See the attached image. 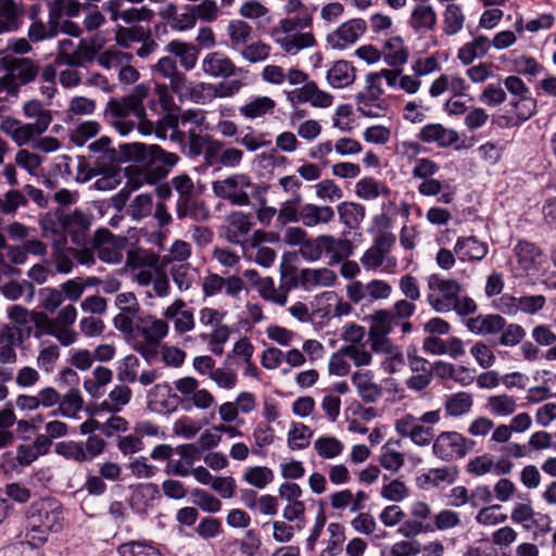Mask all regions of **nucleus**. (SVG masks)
Here are the masks:
<instances>
[{"label":"nucleus","instance_id":"72a5a7b5","mask_svg":"<svg viewBox=\"0 0 556 556\" xmlns=\"http://www.w3.org/2000/svg\"><path fill=\"white\" fill-rule=\"evenodd\" d=\"M275 101L268 97H258L240 108V112L248 118H256L271 112L275 109Z\"/></svg>","mask_w":556,"mask_h":556},{"label":"nucleus","instance_id":"b1692460","mask_svg":"<svg viewBox=\"0 0 556 556\" xmlns=\"http://www.w3.org/2000/svg\"><path fill=\"white\" fill-rule=\"evenodd\" d=\"M458 477V468L456 466L433 468L427 473L421 475L417 478V484L420 488L426 485L438 486L440 482L446 481L453 483Z\"/></svg>","mask_w":556,"mask_h":556},{"label":"nucleus","instance_id":"603ef678","mask_svg":"<svg viewBox=\"0 0 556 556\" xmlns=\"http://www.w3.org/2000/svg\"><path fill=\"white\" fill-rule=\"evenodd\" d=\"M227 29L233 47L245 43L252 33V27L240 20L230 22Z\"/></svg>","mask_w":556,"mask_h":556},{"label":"nucleus","instance_id":"a878e982","mask_svg":"<svg viewBox=\"0 0 556 556\" xmlns=\"http://www.w3.org/2000/svg\"><path fill=\"white\" fill-rule=\"evenodd\" d=\"M352 382L357 388L359 396L366 403L377 402L381 394V388L371 382L367 372H355L352 376Z\"/></svg>","mask_w":556,"mask_h":556},{"label":"nucleus","instance_id":"aec40b11","mask_svg":"<svg viewBox=\"0 0 556 556\" xmlns=\"http://www.w3.org/2000/svg\"><path fill=\"white\" fill-rule=\"evenodd\" d=\"M334 217V211L330 206H318L305 204L300 207V220L306 227H314L318 224H327Z\"/></svg>","mask_w":556,"mask_h":556},{"label":"nucleus","instance_id":"bb28decb","mask_svg":"<svg viewBox=\"0 0 556 556\" xmlns=\"http://www.w3.org/2000/svg\"><path fill=\"white\" fill-rule=\"evenodd\" d=\"M84 400L80 392L76 388H72L68 392L61 397L58 409L50 413L51 416L61 415L63 417L72 418L81 410Z\"/></svg>","mask_w":556,"mask_h":556},{"label":"nucleus","instance_id":"6e6552de","mask_svg":"<svg viewBox=\"0 0 556 556\" xmlns=\"http://www.w3.org/2000/svg\"><path fill=\"white\" fill-rule=\"evenodd\" d=\"M428 286L431 290H438L441 293L440 296L432 293L428 295L429 304L437 312H450L453 309L457 296L462 292V287L456 280L442 279L439 275L433 274L429 277Z\"/></svg>","mask_w":556,"mask_h":556},{"label":"nucleus","instance_id":"de8ad7c7","mask_svg":"<svg viewBox=\"0 0 556 556\" xmlns=\"http://www.w3.org/2000/svg\"><path fill=\"white\" fill-rule=\"evenodd\" d=\"M56 454L74 459L78 463L86 462V455L84 454V444L75 441H62L55 445Z\"/></svg>","mask_w":556,"mask_h":556},{"label":"nucleus","instance_id":"ea45409f","mask_svg":"<svg viewBox=\"0 0 556 556\" xmlns=\"http://www.w3.org/2000/svg\"><path fill=\"white\" fill-rule=\"evenodd\" d=\"M139 359L130 354L123 358L117 366V380L121 383H134L137 380Z\"/></svg>","mask_w":556,"mask_h":556},{"label":"nucleus","instance_id":"9b49d317","mask_svg":"<svg viewBox=\"0 0 556 556\" xmlns=\"http://www.w3.org/2000/svg\"><path fill=\"white\" fill-rule=\"evenodd\" d=\"M124 240V238L115 237L108 229H99L94 233L93 249L102 262L118 264L123 258L121 248Z\"/></svg>","mask_w":556,"mask_h":556},{"label":"nucleus","instance_id":"f8f14e48","mask_svg":"<svg viewBox=\"0 0 556 556\" xmlns=\"http://www.w3.org/2000/svg\"><path fill=\"white\" fill-rule=\"evenodd\" d=\"M366 29L367 24L363 18H352L328 34L327 42L331 48L342 50L356 42Z\"/></svg>","mask_w":556,"mask_h":556},{"label":"nucleus","instance_id":"423d86ee","mask_svg":"<svg viewBox=\"0 0 556 556\" xmlns=\"http://www.w3.org/2000/svg\"><path fill=\"white\" fill-rule=\"evenodd\" d=\"M203 119L202 110L176 113V143L187 156L193 157L202 153L203 138L199 135L198 128Z\"/></svg>","mask_w":556,"mask_h":556},{"label":"nucleus","instance_id":"4be33fe9","mask_svg":"<svg viewBox=\"0 0 556 556\" xmlns=\"http://www.w3.org/2000/svg\"><path fill=\"white\" fill-rule=\"evenodd\" d=\"M39 11L40 5L38 4L30 5L28 11L29 17L33 21L28 29V37L33 42L52 38L59 34V28H56V26H51L49 23L46 25L38 18Z\"/></svg>","mask_w":556,"mask_h":556},{"label":"nucleus","instance_id":"f704fd0d","mask_svg":"<svg viewBox=\"0 0 556 556\" xmlns=\"http://www.w3.org/2000/svg\"><path fill=\"white\" fill-rule=\"evenodd\" d=\"M204 89V84L192 86L191 83H187L184 75L176 71V96H178L180 100L185 97H189L192 101L200 102L203 99Z\"/></svg>","mask_w":556,"mask_h":556},{"label":"nucleus","instance_id":"e433bc0d","mask_svg":"<svg viewBox=\"0 0 556 556\" xmlns=\"http://www.w3.org/2000/svg\"><path fill=\"white\" fill-rule=\"evenodd\" d=\"M472 406V397L469 393L458 392L447 399L445 403L446 414L450 416H460L469 412Z\"/></svg>","mask_w":556,"mask_h":556},{"label":"nucleus","instance_id":"c03bdc74","mask_svg":"<svg viewBox=\"0 0 556 556\" xmlns=\"http://www.w3.org/2000/svg\"><path fill=\"white\" fill-rule=\"evenodd\" d=\"M315 450L324 458H333L343 451L341 441L333 437H320L315 441Z\"/></svg>","mask_w":556,"mask_h":556},{"label":"nucleus","instance_id":"774afa93","mask_svg":"<svg viewBox=\"0 0 556 556\" xmlns=\"http://www.w3.org/2000/svg\"><path fill=\"white\" fill-rule=\"evenodd\" d=\"M470 352L482 368L491 367L495 361V356L491 349L482 342H477L471 348Z\"/></svg>","mask_w":556,"mask_h":556},{"label":"nucleus","instance_id":"393cba45","mask_svg":"<svg viewBox=\"0 0 556 556\" xmlns=\"http://www.w3.org/2000/svg\"><path fill=\"white\" fill-rule=\"evenodd\" d=\"M437 24V14L429 4H418L412 12L409 25L419 33L422 29L431 30Z\"/></svg>","mask_w":556,"mask_h":556},{"label":"nucleus","instance_id":"a19ab883","mask_svg":"<svg viewBox=\"0 0 556 556\" xmlns=\"http://www.w3.org/2000/svg\"><path fill=\"white\" fill-rule=\"evenodd\" d=\"M465 16L457 4H448L444 12V31L447 35H455L464 25Z\"/></svg>","mask_w":556,"mask_h":556},{"label":"nucleus","instance_id":"79ce46f5","mask_svg":"<svg viewBox=\"0 0 556 556\" xmlns=\"http://www.w3.org/2000/svg\"><path fill=\"white\" fill-rule=\"evenodd\" d=\"M100 131V124L96 121H86L80 123L75 130L71 134V141L81 147L84 146L90 138L98 135Z\"/></svg>","mask_w":556,"mask_h":556},{"label":"nucleus","instance_id":"680f3d73","mask_svg":"<svg viewBox=\"0 0 556 556\" xmlns=\"http://www.w3.org/2000/svg\"><path fill=\"white\" fill-rule=\"evenodd\" d=\"M502 331L503 333L500 338V344L506 346H514L518 344L526 336L525 329L517 324H509L508 326H505Z\"/></svg>","mask_w":556,"mask_h":556},{"label":"nucleus","instance_id":"6e6d98bb","mask_svg":"<svg viewBox=\"0 0 556 556\" xmlns=\"http://www.w3.org/2000/svg\"><path fill=\"white\" fill-rule=\"evenodd\" d=\"M491 410L496 415H510L516 409V402L507 394L493 395L489 397Z\"/></svg>","mask_w":556,"mask_h":556},{"label":"nucleus","instance_id":"4d7b16f0","mask_svg":"<svg viewBox=\"0 0 556 556\" xmlns=\"http://www.w3.org/2000/svg\"><path fill=\"white\" fill-rule=\"evenodd\" d=\"M25 289L28 290V296L31 299L35 292V288L31 282L26 280H24L22 283L11 281L1 288V292L7 299L15 301L24 294Z\"/></svg>","mask_w":556,"mask_h":556},{"label":"nucleus","instance_id":"c756f323","mask_svg":"<svg viewBox=\"0 0 556 556\" xmlns=\"http://www.w3.org/2000/svg\"><path fill=\"white\" fill-rule=\"evenodd\" d=\"M341 222L350 229H356L365 217V207L354 202H342L338 205Z\"/></svg>","mask_w":556,"mask_h":556},{"label":"nucleus","instance_id":"8fccbe9b","mask_svg":"<svg viewBox=\"0 0 556 556\" xmlns=\"http://www.w3.org/2000/svg\"><path fill=\"white\" fill-rule=\"evenodd\" d=\"M389 334V329L386 328H377L375 326H370L369 328V339L371 341L372 351L380 353H390L392 349L391 341L387 338Z\"/></svg>","mask_w":556,"mask_h":556},{"label":"nucleus","instance_id":"2f4dec72","mask_svg":"<svg viewBox=\"0 0 556 556\" xmlns=\"http://www.w3.org/2000/svg\"><path fill=\"white\" fill-rule=\"evenodd\" d=\"M52 257L55 269L62 274H68L73 268V248H68L67 243L61 244V241L52 240Z\"/></svg>","mask_w":556,"mask_h":556},{"label":"nucleus","instance_id":"f257e3e1","mask_svg":"<svg viewBox=\"0 0 556 556\" xmlns=\"http://www.w3.org/2000/svg\"><path fill=\"white\" fill-rule=\"evenodd\" d=\"M89 150L103 153L117 162H138L146 169V176L151 180H160L168 174V167L174 165L172 154L165 153L159 146L134 142L119 146V155L111 148V139L106 136L89 144Z\"/></svg>","mask_w":556,"mask_h":556},{"label":"nucleus","instance_id":"39448f33","mask_svg":"<svg viewBox=\"0 0 556 556\" xmlns=\"http://www.w3.org/2000/svg\"><path fill=\"white\" fill-rule=\"evenodd\" d=\"M176 215L179 219L190 218L195 223L204 222L208 218L210 212L201 200V190H197L192 179L181 174L176 176Z\"/></svg>","mask_w":556,"mask_h":556},{"label":"nucleus","instance_id":"7ed1b4c3","mask_svg":"<svg viewBox=\"0 0 556 556\" xmlns=\"http://www.w3.org/2000/svg\"><path fill=\"white\" fill-rule=\"evenodd\" d=\"M150 88L144 84L137 85L129 94L122 98H112L105 105L104 118L122 136L128 135L136 123L128 121L129 116L142 117L146 115L143 101L148 98Z\"/></svg>","mask_w":556,"mask_h":556},{"label":"nucleus","instance_id":"c9c22d12","mask_svg":"<svg viewBox=\"0 0 556 556\" xmlns=\"http://www.w3.org/2000/svg\"><path fill=\"white\" fill-rule=\"evenodd\" d=\"M296 254L293 252H287L282 256V262L280 264V273H281V288H287V291H290L293 288L299 286L300 276H296L298 268L290 264V258H295Z\"/></svg>","mask_w":556,"mask_h":556},{"label":"nucleus","instance_id":"2eb2a0df","mask_svg":"<svg viewBox=\"0 0 556 556\" xmlns=\"http://www.w3.org/2000/svg\"><path fill=\"white\" fill-rule=\"evenodd\" d=\"M417 137L426 143L435 142L440 148H448L459 140L456 130L445 128L441 124L425 125Z\"/></svg>","mask_w":556,"mask_h":556},{"label":"nucleus","instance_id":"052dcab7","mask_svg":"<svg viewBox=\"0 0 556 556\" xmlns=\"http://www.w3.org/2000/svg\"><path fill=\"white\" fill-rule=\"evenodd\" d=\"M30 323L35 325V338H40L43 333L51 336L55 328L54 320L49 318L48 315L43 312L33 311Z\"/></svg>","mask_w":556,"mask_h":556},{"label":"nucleus","instance_id":"6ab92c4d","mask_svg":"<svg viewBox=\"0 0 556 556\" xmlns=\"http://www.w3.org/2000/svg\"><path fill=\"white\" fill-rule=\"evenodd\" d=\"M203 71L214 77H229L237 71L232 61L218 52H212L203 61Z\"/></svg>","mask_w":556,"mask_h":556},{"label":"nucleus","instance_id":"a211bd4d","mask_svg":"<svg viewBox=\"0 0 556 556\" xmlns=\"http://www.w3.org/2000/svg\"><path fill=\"white\" fill-rule=\"evenodd\" d=\"M454 251L462 261L466 258L481 261L488 253V245L473 236L460 237L456 241Z\"/></svg>","mask_w":556,"mask_h":556},{"label":"nucleus","instance_id":"473e14b6","mask_svg":"<svg viewBox=\"0 0 556 556\" xmlns=\"http://www.w3.org/2000/svg\"><path fill=\"white\" fill-rule=\"evenodd\" d=\"M313 431L304 424H292L288 433V446L291 450H303L309 445Z\"/></svg>","mask_w":556,"mask_h":556},{"label":"nucleus","instance_id":"20e7f679","mask_svg":"<svg viewBox=\"0 0 556 556\" xmlns=\"http://www.w3.org/2000/svg\"><path fill=\"white\" fill-rule=\"evenodd\" d=\"M153 79L154 98L150 101L149 108L151 111H157L160 105L162 118L157 122L159 127L164 125L172 127L174 124V59L162 58L153 70Z\"/></svg>","mask_w":556,"mask_h":556},{"label":"nucleus","instance_id":"09e8293b","mask_svg":"<svg viewBox=\"0 0 556 556\" xmlns=\"http://www.w3.org/2000/svg\"><path fill=\"white\" fill-rule=\"evenodd\" d=\"M153 207L152 197L149 194L137 195L127 212L134 219H141L151 214Z\"/></svg>","mask_w":556,"mask_h":556},{"label":"nucleus","instance_id":"37998d69","mask_svg":"<svg viewBox=\"0 0 556 556\" xmlns=\"http://www.w3.org/2000/svg\"><path fill=\"white\" fill-rule=\"evenodd\" d=\"M121 556H161L160 551L146 542H128L118 547Z\"/></svg>","mask_w":556,"mask_h":556},{"label":"nucleus","instance_id":"4468645a","mask_svg":"<svg viewBox=\"0 0 556 556\" xmlns=\"http://www.w3.org/2000/svg\"><path fill=\"white\" fill-rule=\"evenodd\" d=\"M136 328L149 345H159L162 339L168 333V324L165 320L156 319L150 315L139 317Z\"/></svg>","mask_w":556,"mask_h":556},{"label":"nucleus","instance_id":"ddd939ff","mask_svg":"<svg viewBox=\"0 0 556 556\" xmlns=\"http://www.w3.org/2000/svg\"><path fill=\"white\" fill-rule=\"evenodd\" d=\"M149 264L153 268V274H148L146 277L144 273L139 275L141 282H148L153 278V289L157 295H166L169 291V281L167 278V265L170 264L172 260L168 256L161 257L152 255L149 257Z\"/></svg>","mask_w":556,"mask_h":556},{"label":"nucleus","instance_id":"412c9836","mask_svg":"<svg viewBox=\"0 0 556 556\" xmlns=\"http://www.w3.org/2000/svg\"><path fill=\"white\" fill-rule=\"evenodd\" d=\"M148 404L152 412L169 415L174 410L170 387L168 384H156L149 394Z\"/></svg>","mask_w":556,"mask_h":556},{"label":"nucleus","instance_id":"1a4fd4ad","mask_svg":"<svg viewBox=\"0 0 556 556\" xmlns=\"http://www.w3.org/2000/svg\"><path fill=\"white\" fill-rule=\"evenodd\" d=\"M7 77L10 85L14 87V93L17 94L18 87L34 81L40 77L41 68L37 61L29 58H12L7 61Z\"/></svg>","mask_w":556,"mask_h":556},{"label":"nucleus","instance_id":"49530a36","mask_svg":"<svg viewBox=\"0 0 556 556\" xmlns=\"http://www.w3.org/2000/svg\"><path fill=\"white\" fill-rule=\"evenodd\" d=\"M26 197L18 190L8 191L3 198H1L0 211L5 215H14L20 206L27 204Z\"/></svg>","mask_w":556,"mask_h":556},{"label":"nucleus","instance_id":"864d4df0","mask_svg":"<svg viewBox=\"0 0 556 556\" xmlns=\"http://www.w3.org/2000/svg\"><path fill=\"white\" fill-rule=\"evenodd\" d=\"M42 307L52 313L64 302L63 291L55 288H42L39 291Z\"/></svg>","mask_w":556,"mask_h":556},{"label":"nucleus","instance_id":"0eeeda50","mask_svg":"<svg viewBox=\"0 0 556 556\" xmlns=\"http://www.w3.org/2000/svg\"><path fill=\"white\" fill-rule=\"evenodd\" d=\"M63 519L62 505L55 498L34 502L27 510L28 527L40 534L60 531Z\"/></svg>","mask_w":556,"mask_h":556},{"label":"nucleus","instance_id":"338daca9","mask_svg":"<svg viewBox=\"0 0 556 556\" xmlns=\"http://www.w3.org/2000/svg\"><path fill=\"white\" fill-rule=\"evenodd\" d=\"M506 100V92L495 85H488L480 96V101L489 106H496Z\"/></svg>","mask_w":556,"mask_h":556},{"label":"nucleus","instance_id":"58836bf2","mask_svg":"<svg viewBox=\"0 0 556 556\" xmlns=\"http://www.w3.org/2000/svg\"><path fill=\"white\" fill-rule=\"evenodd\" d=\"M17 28V13L13 0H0V33Z\"/></svg>","mask_w":556,"mask_h":556},{"label":"nucleus","instance_id":"3c124183","mask_svg":"<svg viewBox=\"0 0 556 556\" xmlns=\"http://www.w3.org/2000/svg\"><path fill=\"white\" fill-rule=\"evenodd\" d=\"M517 114L519 123H523L531 118L536 112V100L529 94L520 97L517 101L511 102Z\"/></svg>","mask_w":556,"mask_h":556},{"label":"nucleus","instance_id":"4c0bfd02","mask_svg":"<svg viewBox=\"0 0 556 556\" xmlns=\"http://www.w3.org/2000/svg\"><path fill=\"white\" fill-rule=\"evenodd\" d=\"M243 479L257 489H264L274 480V472L268 467H250L243 475Z\"/></svg>","mask_w":556,"mask_h":556},{"label":"nucleus","instance_id":"f3484780","mask_svg":"<svg viewBox=\"0 0 556 556\" xmlns=\"http://www.w3.org/2000/svg\"><path fill=\"white\" fill-rule=\"evenodd\" d=\"M519 265L526 271H536L541 265L542 251L534 243L519 241L515 249Z\"/></svg>","mask_w":556,"mask_h":556},{"label":"nucleus","instance_id":"e2e57ef3","mask_svg":"<svg viewBox=\"0 0 556 556\" xmlns=\"http://www.w3.org/2000/svg\"><path fill=\"white\" fill-rule=\"evenodd\" d=\"M355 192L359 198L366 200L376 199L380 194L379 184L372 177L362 178L356 184Z\"/></svg>","mask_w":556,"mask_h":556},{"label":"nucleus","instance_id":"13d9d810","mask_svg":"<svg viewBox=\"0 0 556 556\" xmlns=\"http://www.w3.org/2000/svg\"><path fill=\"white\" fill-rule=\"evenodd\" d=\"M74 42L71 39H63L59 41L58 53L55 56V64L60 66H71V64H78V61L73 60L75 53Z\"/></svg>","mask_w":556,"mask_h":556},{"label":"nucleus","instance_id":"dca6fc26","mask_svg":"<svg viewBox=\"0 0 556 556\" xmlns=\"http://www.w3.org/2000/svg\"><path fill=\"white\" fill-rule=\"evenodd\" d=\"M333 244L334 238L329 235L306 238L300 247L299 253L304 260L315 262L321 257L323 253H330Z\"/></svg>","mask_w":556,"mask_h":556},{"label":"nucleus","instance_id":"cd10ccee","mask_svg":"<svg viewBox=\"0 0 556 556\" xmlns=\"http://www.w3.org/2000/svg\"><path fill=\"white\" fill-rule=\"evenodd\" d=\"M131 399V390L125 383L115 386L109 393V399L103 401L101 409L109 413H118Z\"/></svg>","mask_w":556,"mask_h":556},{"label":"nucleus","instance_id":"bf43d9fd","mask_svg":"<svg viewBox=\"0 0 556 556\" xmlns=\"http://www.w3.org/2000/svg\"><path fill=\"white\" fill-rule=\"evenodd\" d=\"M55 78L56 70L54 65L48 64L41 68L40 79L43 84L40 87V91L48 99H51L55 93Z\"/></svg>","mask_w":556,"mask_h":556},{"label":"nucleus","instance_id":"c85d7f7f","mask_svg":"<svg viewBox=\"0 0 556 556\" xmlns=\"http://www.w3.org/2000/svg\"><path fill=\"white\" fill-rule=\"evenodd\" d=\"M254 187L251 178L245 174H237L227 177L224 180H216L212 185L213 192L219 198V191L225 193H233V191H240V189Z\"/></svg>","mask_w":556,"mask_h":556},{"label":"nucleus","instance_id":"f03ea898","mask_svg":"<svg viewBox=\"0 0 556 556\" xmlns=\"http://www.w3.org/2000/svg\"><path fill=\"white\" fill-rule=\"evenodd\" d=\"M92 217L81 208L56 207L42 214L39 226L46 238L67 243V237L73 244L84 248L87 243Z\"/></svg>","mask_w":556,"mask_h":556},{"label":"nucleus","instance_id":"a18cd8bd","mask_svg":"<svg viewBox=\"0 0 556 556\" xmlns=\"http://www.w3.org/2000/svg\"><path fill=\"white\" fill-rule=\"evenodd\" d=\"M365 320H370L371 325L377 328L389 329L391 333L393 326L400 325V317L395 316V313L391 309H378L374 314L366 316Z\"/></svg>","mask_w":556,"mask_h":556},{"label":"nucleus","instance_id":"69168bd1","mask_svg":"<svg viewBox=\"0 0 556 556\" xmlns=\"http://www.w3.org/2000/svg\"><path fill=\"white\" fill-rule=\"evenodd\" d=\"M220 531L222 522L213 517L203 518L195 528V532L199 536L205 540L216 536Z\"/></svg>","mask_w":556,"mask_h":556},{"label":"nucleus","instance_id":"5fc2aeb1","mask_svg":"<svg viewBox=\"0 0 556 556\" xmlns=\"http://www.w3.org/2000/svg\"><path fill=\"white\" fill-rule=\"evenodd\" d=\"M199 49L192 43H184L176 41V58L180 59V64L190 70L195 65Z\"/></svg>","mask_w":556,"mask_h":556},{"label":"nucleus","instance_id":"0e129e2a","mask_svg":"<svg viewBox=\"0 0 556 556\" xmlns=\"http://www.w3.org/2000/svg\"><path fill=\"white\" fill-rule=\"evenodd\" d=\"M270 47L263 42L251 43L242 50V56L252 62L256 63L268 58Z\"/></svg>","mask_w":556,"mask_h":556},{"label":"nucleus","instance_id":"7c9ffc66","mask_svg":"<svg viewBox=\"0 0 556 556\" xmlns=\"http://www.w3.org/2000/svg\"><path fill=\"white\" fill-rule=\"evenodd\" d=\"M23 111L27 117L36 118V122L31 124L37 127L39 131H46L52 121L50 111L43 109L39 100L26 102Z\"/></svg>","mask_w":556,"mask_h":556},{"label":"nucleus","instance_id":"9d476101","mask_svg":"<svg viewBox=\"0 0 556 556\" xmlns=\"http://www.w3.org/2000/svg\"><path fill=\"white\" fill-rule=\"evenodd\" d=\"M466 438L458 432L444 431L435 439L432 451L442 460L463 458L466 456Z\"/></svg>","mask_w":556,"mask_h":556},{"label":"nucleus","instance_id":"5701e85b","mask_svg":"<svg viewBox=\"0 0 556 556\" xmlns=\"http://www.w3.org/2000/svg\"><path fill=\"white\" fill-rule=\"evenodd\" d=\"M327 80L333 88L349 86L355 80V68L345 60L337 61L327 72Z\"/></svg>","mask_w":556,"mask_h":556}]
</instances>
